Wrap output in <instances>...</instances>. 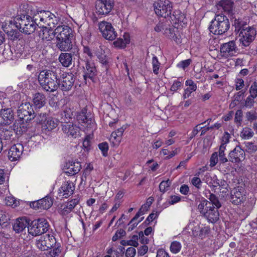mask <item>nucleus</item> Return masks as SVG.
<instances>
[{
	"label": "nucleus",
	"instance_id": "nucleus-20",
	"mask_svg": "<svg viewBox=\"0 0 257 257\" xmlns=\"http://www.w3.org/2000/svg\"><path fill=\"white\" fill-rule=\"evenodd\" d=\"M75 187L71 181H66L63 183L59 189L60 196L67 198L73 193Z\"/></svg>",
	"mask_w": 257,
	"mask_h": 257
},
{
	"label": "nucleus",
	"instance_id": "nucleus-14",
	"mask_svg": "<svg viewBox=\"0 0 257 257\" xmlns=\"http://www.w3.org/2000/svg\"><path fill=\"white\" fill-rule=\"evenodd\" d=\"M113 0H100L96 3V13L98 15L108 14L114 7Z\"/></svg>",
	"mask_w": 257,
	"mask_h": 257
},
{
	"label": "nucleus",
	"instance_id": "nucleus-42",
	"mask_svg": "<svg viewBox=\"0 0 257 257\" xmlns=\"http://www.w3.org/2000/svg\"><path fill=\"white\" fill-rule=\"evenodd\" d=\"M249 96L257 100V82H254L249 88Z\"/></svg>",
	"mask_w": 257,
	"mask_h": 257
},
{
	"label": "nucleus",
	"instance_id": "nucleus-49",
	"mask_svg": "<svg viewBox=\"0 0 257 257\" xmlns=\"http://www.w3.org/2000/svg\"><path fill=\"white\" fill-rule=\"evenodd\" d=\"M246 151L249 153H253L257 150V146L252 142L245 143Z\"/></svg>",
	"mask_w": 257,
	"mask_h": 257
},
{
	"label": "nucleus",
	"instance_id": "nucleus-2",
	"mask_svg": "<svg viewBox=\"0 0 257 257\" xmlns=\"http://www.w3.org/2000/svg\"><path fill=\"white\" fill-rule=\"evenodd\" d=\"M56 46L61 51H69L72 48L73 38L72 29L67 25H61L56 28Z\"/></svg>",
	"mask_w": 257,
	"mask_h": 257
},
{
	"label": "nucleus",
	"instance_id": "nucleus-58",
	"mask_svg": "<svg viewBox=\"0 0 257 257\" xmlns=\"http://www.w3.org/2000/svg\"><path fill=\"white\" fill-rule=\"evenodd\" d=\"M181 200V197L179 196L172 195L170 199L167 201L168 204L173 205L179 202Z\"/></svg>",
	"mask_w": 257,
	"mask_h": 257
},
{
	"label": "nucleus",
	"instance_id": "nucleus-59",
	"mask_svg": "<svg viewBox=\"0 0 257 257\" xmlns=\"http://www.w3.org/2000/svg\"><path fill=\"white\" fill-rule=\"evenodd\" d=\"M242 111L241 109L237 110L235 112V121L240 125L242 121Z\"/></svg>",
	"mask_w": 257,
	"mask_h": 257
},
{
	"label": "nucleus",
	"instance_id": "nucleus-10",
	"mask_svg": "<svg viewBox=\"0 0 257 257\" xmlns=\"http://www.w3.org/2000/svg\"><path fill=\"white\" fill-rule=\"evenodd\" d=\"M256 31L252 27H247L241 31L238 35L240 43L244 47L248 46L254 40Z\"/></svg>",
	"mask_w": 257,
	"mask_h": 257
},
{
	"label": "nucleus",
	"instance_id": "nucleus-47",
	"mask_svg": "<svg viewBox=\"0 0 257 257\" xmlns=\"http://www.w3.org/2000/svg\"><path fill=\"white\" fill-rule=\"evenodd\" d=\"M152 65L153 67V72L155 74H158L160 68V63L158 61L156 56H154L152 59Z\"/></svg>",
	"mask_w": 257,
	"mask_h": 257
},
{
	"label": "nucleus",
	"instance_id": "nucleus-38",
	"mask_svg": "<svg viewBox=\"0 0 257 257\" xmlns=\"http://www.w3.org/2000/svg\"><path fill=\"white\" fill-rule=\"evenodd\" d=\"M226 150V146L223 145H220L218 153V157L219 158V162L221 164H224L228 162V159L225 156L224 151Z\"/></svg>",
	"mask_w": 257,
	"mask_h": 257
},
{
	"label": "nucleus",
	"instance_id": "nucleus-55",
	"mask_svg": "<svg viewBox=\"0 0 257 257\" xmlns=\"http://www.w3.org/2000/svg\"><path fill=\"white\" fill-rule=\"evenodd\" d=\"M99 149L101 151L104 156H106L108 150V145L107 143H102L98 145Z\"/></svg>",
	"mask_w": 257,
	"mask_h": 257
},
{
	"label": "nucleus",
	"instance_id": "nucleus-54",
	"mask_svg": "<svg viewBox=\"0 0 257 257\" xmlns=\"http://www.w3.org/2000/svg\"><path fill=\"white\" fill-rule=\"evenodd\" d=\"M256 101V99L248 96L245 100L244 105L247 108H250Z\"/></svg>",
	"mask_w": 257,
	"mask_h": 257
},
{
	"label": "nucleus",
	"instance_id": "nucleus-13",
	"mask_svg": "<svg viewBox=\"0 0 257 257\" xmlns=\"http://www.w3.org/2000/svg\"><path fill=\"white\" fill-rule=\"evenodd\" d=\"M246 194L245 189L238 186L231 191L230 201L235 205L240 204L246 200Z\"/></svg>",
	"mask_w": 257,
	"mask_h": 257
},
{
	"label": "nucleus",
	"instance_id": "nucleus-60",
	"mask_svg": "<svg viewBox=\"0 0 257 257\" xmlns=\"http://www.w3.org/2000/svg\"><path fill=\"white\" fill-rule=\"evenodd\" d=\"M138 237L137 235H134L132 237V239L127 240V245H131L134 247H137L139 245L138 242Z\"/></svg>",
	"mask_w": 257,
	"mask_h": 257
},
{
	"label": "nucleus",
	"instance_id": "nucleus-7",
	"mask_svg": "<svg viewBox=\"0 0 257 257\" xmlns=\"http://www.w3.org/2000/svg\"><path fill=\"white\" fill-rule=\"evenodd\" d=\"M154 8L158 16L166 18L171 13L172 4L169 0H158L154 3Z\"/></svg>",
	"mask_w": 257,
	"mask_h": 257
},
{
	"label": "nucleus",
	"instance_id": "nucleus-61",
	"mask_svg": "<svg viewBox=\"0 0 257 257\" xmlns=\"http://www.w3.org/2000/svg\"><path fill=\"white\" fill-rule=\"evenodd\" d=\"M77 119L79 121H81L82 123H88V121L91 122V120H88L85 115V112L82 111L81 113L77 116Z\"/></svg>",
	"mask_w": 257,
	"mask_h": 257
},
{
	"label": "nucleus",
	"instance_id": "nucleus-46",
	"mask_svg": "<svg viewBox=\"0 0 257 257\" xmlns=\"http://www.w3.org/2000/svg\"><path fill=\"white\" fill-rule=\"evenodd\" d=\"M171 185V182L168 179L162 181L159 185V190L162 193H165Z\"/></svg>",
	"mask_w": 257,
	"mask_h": 257
},
{
	"label": "nucleus",
	"instance_id": "nucleus-26",
	"mask_svg": "<svg viewBox=\"0 0 257 257\" xmlns=\"http://www.w3.org/2000/svg\"><path fill=\"white\" fill-rule=\"evenodd\" d=\"M33 102L36 108H41L45 105L46 98L43 93H36L33 96Z\"/></svg>",
	"mask_w": 257,
	"mask_h": 257
},
{
	"label": "nucleus",
	"instance_id": "nucleus-4",
	"mask_svg": "<svg viewBox=\"0 0 257 257\" xmlns=\"http://www.w3.org/2000/svg\"><path fill=\"white\" fill-rule=\"evenodd\" d=\"M218 209L206 199L202 200L198 205V209L200 214L206 218L209 222L215 223L219 218Z\"/></svg>",
	"mask_w": 257,
	"mask_h": 257
},
{
	"label": "nucleus",
	"instance_id": "nucleus-27",
	"mask_svg": "<svg viewBox=\"0 0 257 257\" xmlns=\"http://www.w3.org/2000/svg\"><path fill=\"white\" fill-rule=\"evenodd\" d=\"M29 225V223L26 218H18L15 221L13 225V229L16 232L20 233L25 230L27 227H28Z\"/></svg>",
	"mask_w": 257,
	"mask_h": 257
},
{
	"label": "nucleus",
	"instance_id": "nucleus-15",
	"mask_svg": "<svg viewBox=\"0 0 257 257\" xmlns=\"http://www.w3.org/2000/svg\"><path fill=\"white\" fill-rule=\"evenodd\" d=\"M74 80V78L72 74H63L62 79L58 80L59 87L62 91H69L73 86Z\"/></svg>",
	"mask_w": 257,
	"mask_h": 257
},
{
	"label": "nucleus",
	"instance_id": "nucleus-35",
	"mask_svg": "<svg viewBox=\"0 0 257 257\" xmlns=\"http://www.w3.org/2000/svg\"><path fill=\"white\" fill-rule=\"evenodd\" d=\"M81 168L80 162H74L71 164L67 168L66 173L69 174L70 176H73L78 173Z\"/></svg>",
	"mask_w": 257,
	"mask_h": 257
},
{
	"label": "nucleus",
	"instance_id": "nucleus-44",
	"mask_svg": "<svg viewBox=\"0 0 257 257\" xmlns=\"http://www.w3.org/2000/svg\"><path fill=\"white\" fill-rule=\"evenodd\" d=\"M209 199L210 200V202H211L212 205L217 208H219L221 206V203L218 200L217 197L213 194H210L209 197Z\"/></svg>",
	"mask_w": 257,
	"mask_h": 257
},
{
	"label": "nucleus",
	"instance_id": "nucleus-63",
	"mask_svg": "<svg viewBox=\"0 0 257 257\" xmlns=\"http://www.w3.org/2000/svg\"><path fill=\"white\" fill-rule=\"evenodd\" d=\"M230 138V134L227 132H225L221 139V145L226 146V145L229 142Z\"/></svg>",
	"mask_w": 257,
	"mask_h": 257
},
{
	"label": "nucleus",
	"instance_id": "nucleus-56",
	"mask_svg": "<svg viewBox=\"0 0 257 257\" xmlns=\"http://www.w3.org/2000/svg\"><path fill=\"white\" fill-rule=\"evenodd\" d=\"M79 202V200L78 199V198L71 200L67 203L66 208L70 209V210H72L76 206V205L78 204Z\"/></svg>",
	"mask_w": 257,
	"mask_h": 257
},
{
	"label": "nucleus",
	"instance_id": "nucleus-37",
	"mask_svg": "<svg viewBox=\"0 0 257 257\" xmlns=\"http://www.w3.org/2000/svg\"><path fill=\"white\" fill-rule=\"evenodd\" d=\"M220 5L224 11L230 13L233 10L234 3L232 0H222Z\"/></svg>",
	"mask_w": 257,
	"mask_h": 257
},
{
	"label": "nucleus",
	"instance_id": "nucleus-22",
	"mask_svg": "<svg viewBox=\"0 0 257 257\" xmlns=\"http://www.w3.org/2000/svg\"><path fill=\"white\" fill-rule=\"evenodd\" d=\"M42 30L39 32V36L43 40L51 41L55 37L56 38V29L53 31L52 28H48L42 24Z\"/></svg>",
	"mask_w": 257,
	"mask_h": 257
},
{
	"label": "nucleus",
	"instance_id": "nucleus-3",
	"mask_svg": "<svg viewBox=\"0 0 257 257\" xmlns=\"http://www.w3.org/2000/svg\"><path fill=\"white\" fill-rule=\"evenodd\" d=\"M14 23L16 27L26 35L32 34L37 26L41 27L42 25L39 21L38 14L35 15L33 19L27 15L18 16L15 18Z\"/></svg>",
	"mask_w": 257,
	"mask_h": 257
},
{
	"label": "nucleus",
	"instance_id": "nucleus-50",
	"mask_svg": "<svg viewBox=\"0 0 257 257\" xmlns=\"http://www.w3.org/2000/svg\"><path fill=\"white\" fill-rule=\"evenodd\" d=\"M9 174L3 169H0V184H3L8 181Z\"/></svg>",
	"mask_w": 257,
	"mask_h": 257
},
{
	"label": "nucleus",
	"instance_id": "nucleus-8",
	"mask_svg": "<svg viewBox=\"0 0 257 257\" xmlns=\"http://www.w3.org/2000/svg\"><path fill=\"white\" fill-rule=\"evenodd\" d=\"M18 116L20 119L30 121L35 117V113L30 102L22 103L18 109Z\"/></svg>",
	"mask_w": 257,
	"mask_h": 257
},
{
	"label": "nucleus",
	"instance_id": "nucleus-1",
	"mask_svg": "<svg viewBox=\"0 0 257 257\" xmlns=\"http://www.w3.org/2000/svg\"><path fill=\"white\" fill-rule=\"evenodd\" d=\"M59 71L58 69L53 68L40 71L38 75V81L43 90L52 92L59 88L58 72Z\"/></svg>",
	"mask_w": 257,
	"mask_h": 257
},
{
	"label": "nucleus",
	"instance_id": "nucleus-23",
	"mask_svg": "<svg viewBox=\"0 0 257 257\" xmlns=\"http://www.w3.org/2000/svg\"><path fill=\"white\" fill-rule=\"evenodd\" d=\"M84 68V75H83L84 79L86 80L87 78L92 79L93 77L96 75V69L93 62L87 61L85 62Z\"/></svg>",
	"mask_w": 257,
	"mask_h": 257
},
{
	"label": "nucleus",
	"instance_id": "nucleus-21",
	"mask_svg": "<svg viewBox=\"0 0 257 257\" xmlns=\"http://www.w3.org/2000/svg\"><path fill=\"white\" fill-rule=\"evenodd\" d=\"M53 203V199L49 196L34 202L33 206L38 209H48L50 208Z\"/></svg>",
	"mask_w": 257,
	"mask_h": 257
},
{
	"label": "nucleus",
	"instance_id": "nucleus-11",
	"mask_svg": "<svg viewBox=\"0 0 257 257\" xmlns=\"http://www.w3.org/2000/svg\"><path fill=\"white\" fill-rule=\"evenodd\" d=\"M98 27L102 36L106 40L112 41L117 36V33L115 31L111 24L106 21L99 23Z\"/></svg>",
	"mask_w": 257,
	"mask_h": 257
},
{
	"label": "nucleus",
	"instance_id": "nucleus-24",
	"mask_svg": "<svg viewBox=\"0 0 257 257\" xmlns=\"http://www.w3.org/2000/svg\"><path fill=\"white\" fill-rule=\"evenodd\" d=\"M59 124L57 119L52 117H49L42 124V129L46 132H51Z\"/></svg>",
	"mask_w": 257,
	"mask_h": 257
},
{
	"label": "nucleus",
	"instance_id": "nucleus-5",
	"mask_svg": "<svg viewBox=\"0 0 257 257\" xmlns=\"http://www.w3.org/2000/svg\"><path fill=\"white\" fill-rule=\"evenodd\" d=\"M230 27L228 19L223 15H217L211 22L209 31L214 35H222Z\"/></svg>",
	"mask_w": 257,
	"mask_h": 257
},
{
	"label": "nucleus",
	"instance_id": "nucleus-57",
	"mask_svg": "<svg viewBox=\"0 0 257 257\" xmlns=\"http://www.w3.org/2000/svg\"><path fill=\"white\" fill-rule=\"evenodd\" d=\"M125 235V231L122 229H120L116 231L115 234L112 236V241H115Z\"/></svg>",
	"mask_w": 257,
	"mask_h": 257
},
{
	"label": "nucleus",
	"instance_id": "nucleus-34",
	"mask_svg": "<svg viewBox=\"0 0 257 257\" xmlns=\"http://www.w3.org/2000/svg\"><path fill=\"white\" fill-rule=\"evenodd\" d=\"M123 39L122 38H118L113 42V45L115 47L118 48H124L126 46V45L130 43V39L128 34L125 33L123 35Z\"/></svg>",
	"mask_w": 257,
	"mask_h": 257
},
{
	"label": "nucleus",
	"instance_id": "nucleus-48",
	"mask_svg": "<svg viewBox=\"0 0 257 257\" xmlns=\"http://www.w3.org/2000/svg\"><path fill=\"white\" fill-rule=\"evenodd\" d=\"M190 182L197 189H200L201 188L202 182L199 177H194L191 179Z\"/></svg>",
	"mask_w": 257,
	"mask_h": 257
},
{
	"label": "nucleus",
	"instance_id": "nucleus-43",
	"mask_svg": "<svg viewBox=\"0 0 257 257\" xmlns=\"http://www.w3.org/2000/svg\"><path fill=\"white\" fill-rule=\"evenodd\" d=\"M36 120L37 123H43L44 121L47 119V113L46 112L38 113L35 114Z\"/></svg>",
	"mask_w": 257,
	"mask_h": 257
},
{
	"label": "nucleus",
	"instance_id": "nucleus-16",
	"mask_svg": "<svg viewBox=\"0 0 257 257\" xmlns=\"http://www.w3.org/2000/svg\"><path fill=\"white\" fill-rule=\"evenodd\" d=\"M245 152L239 146H237L228 155L229 161L234 163H238L245 158Z\"/></svg>",
	"mask_w": 257,
	"mask_h": 257
},
{
	"label": "nucleus",
	"instance_id": "nucleus-39",
	"mask_svg": "<svg viewBox=\"0 0 257 257\" xmlns=\"http://www.w3.org/2000/svg\"><path fill=\"white\" fill-rule=\"evenodd\" d=\"M253 134L254 133L251 128L245 127L243 128L241 132L240 136L242 139L247 140L252 138Z\"/></svg>",
	"mask_w": 257,
	"mask_h": 257
},
{
	"label": "nucleus",
	"instance_id": "nucleus-31",
	"mask_svg": "<svg viewBox=\"0 0 257 257\" xmlns=\"http://www.w3.org/2000/svg\"><path fill=\"white\" fill-rule=\"evenodd\" d=\"M146 206H145L144 208H146ZM145 212L144 210V207L142 206V207L139 209V211L137 213L136 215L133 218V219L131 220L129 224H131V226L132 227L131 228L130 227L128 228V230H132L133 228L137 226V225L138 224V223L140 222H141L143 219L144 217H142L138 221H137V219L141 216L144 214Z\"/></svg>",
	"mask_w": 257,
	"mask_h": 257
},
{
	"label": "nucleus",
	"instance_id": "nucleus-32",
	"mask_svg": "<svg viewBox=\"0 0 257 257\" xmlns=\"http://www.w3.org/2000/svg\"><path fill=\"white\" fill-rule=\"evenodd\" d=\"M126 127L122 126L118 128L116 131L112 133L110 139L113 140V143L116 144H119L121 141L123 133Z\"/></svg>",
	"mask_w": 257,
	"mask_h": 257
},
{
	"label": "nucleus",
	"instance_id": "nucleus-51",
	"mask_svg": "<svg viewBox=\"0 0 257 257\" xmlns=\"http://www.w3.org/2000/svg\"><path fill=\"white\" fill-rule=\"evenodd\" d=\"M177 30L175 28H170L166 29L165 31V34L170 39L175 36V33L177 32Z\"/></svg>",
	"mask_w": 257,
	"mask_h": 257
},
{
	"label": "nucleus",
	"instance_id": "nucleus-25",
	"mask_svg": "<svg viewBox=\"0 0 257 257\" xmlns=\"http://www.w3.org/2000/svg\"><path fill=\"white\" fill-rule=\"evenodd\" d=\"M237 47L234 41H230L227 43H224L220 47V52L224 54L232 55L236 52Z\"/></svg>",
	"mask_w": 257,
	"mask_h": 257
},
{
	"label": "nucleus",
	"instance_id": "nucleus-18",
	"mask_svg": "<svg viewBox=\"0 0 257 257\" xmlns=\"http://www.w3.org/2000/svg\"><path fill=\"white\" fill-rule=\"evenodd\" d=\"M23 152V147L20 144H17L11 147L8 152V158L11 161L18 160Z\"/></svg>",
	"mask_w": 257,
	"mask_h": 257
},
{
	"label": "nucleus",
	"instance_id": "nucleus-53",
	"mask_svg": "<svg viewBox=\"0 0 257 257\" xmlns=\"http://www.w3.org/2000/svg\"><path fill=\"white\" fill-rule=\"evenodd\" d=\"M219 161V158L218 157V153L214 152L213 153L210 158V166L211 167L215 166L217 162Z\"/></svg>",
	"mask_w": 257,
	"mask_h": 257
},
{
	"label": "nucleus",
	"instance_id": "nucleus-40",
	"mask_svg": "<svg viewBox=\"0 0 257 257\" xmlns=\"http://www.w3.org/2000/svg\"><path fill=\"white\" fill-rule=\"evenodd\" d=\"M214 181L213 184H215L216 187L219 186L220 188V190L221 191L222 189H225V187H228V185L227 183V182L224 180H219L218 179L217 176L216 175H214Z\"/></svg>",
	"mask_w": 257,
	"mask_h": 257
},
{
	"label": "nucleus",
	"instance_id": "nucleus-6",
	"mask_svg": "<svg viewBox=\"0 0 257 257\" xmlns=\"http://www.w3.org/2000/svg\"><path fill=\"white\" fill-rule=\"evenodd\" d=\"M49 224L45 218H39L34 220L29 223L28 226V231L32 236L42 234L47 232Z\"/></svg>",
	"mask_w": 257,
	"mask_h": 257
},
{
	"label": "nucleus",
	"instance_id": "nucleus-19",
	"mask_svg": "<svg viewBox=\"0 0 257 257\" xmlns=\"http://www.w3.org/2000/svg\"><path fill=\"white\" fill-rule=\"evenodd\" d=\"M62 130L68 137L76 138L79 135V127L73 124L66 122L62 124Z\"/></svg>",
	"mask_w": 257,
	"mask_h": 257
},
{
	"label": "nucleus",
	"instance_id": "nucleus-12",
	"mask_svg": "<svg viewBox=\"0 0 257 257\" xmlns=\"http://www.w3.org/2000/svg\"><path fill=\"white\" fill-rule=\"evenodd\" d=\"M38 16L39 22L48 28L53 29L58 24L57 17L49 11H41Z\"/></svg>",
	"mask_w": 257,
	"mask_h": 257
},
{
	"label": "nucleus",
	"instance_id": "nucleus-45",
	"mask_svg": "<svg viewBox=\"0 0 257 257\" xmlns=\"http://www.w3.org/2000/svg\"><path fill=\"white\" fill-rule=\"evenodd\" d=\"M188 227L191 228L192 230V235L194 236H198L199 235V233L200 231V227L198 224L195 225L194 223H190Z\"/></svg>",
	"mask_w": 257,
	"mask_h": 257
},
{
	"label": "nucleus",
	"instance_id": "nucleus-29",
	"mask_svg": "<svg viewBox=\"0 0 257 257\" xmlns=\"http://www.w3.org/2000/svg\"><path fill=\"white\" fill-rule=\"evenodd\" d=\"M28 121L21 119L20 121L16 122L14 125V130L18 135H21L26 132L28 127Z\"/></svg>",
	"mask_w": 257,
	"mask_h": 257
},
{
	"label": "nucleus",
	"instance_id": "nucleus-28",
	"mask_svg": "<svg viewBox=\"0 0 257 257\" xmlns=\"http://www.w3.org/2000/svg\"><path fill=\"white\" fill-rule=\"evenodd\" d=\"M185 85L187 87L185 89L184 92L183 94V99L188 98L191 94L196 90L197 87L196 84L191 79H188L185 81Z\"/></svg>",
	"mask_w": 257,
	"mask_h": 257
},
{
	"label": "nucleus",
	"instance_id": "nucleus-17",
	"mask_svg": "<svg viewBox=\"0 0 257 257\" xmlns=\"http://www.w3.org/2000/svg\"><path fill=\"white\" fill-rule=\"evenodd\" d=\"M14 117L13 111L11 108L3 109L0 111V126L10 124Z\"/></svg>",
	"mask_w": 257,
	"mask_h": 257
},
{
	"label": "nucleus",
	"instance_id": "nucleus-62",
	"mask_svg": "<svg viewBox=\"0 0 257 257\" xmlns=\"http://www.w3.org/2000/svg\"><path fill=\"white\" fill-rule=\"evenodd\" d=\"M136 253V249L133 247H130L127 248L125 252L126 257H134Z\"/></svg>",
	"mask_w": 257,
	"mask_h": 257
},
{
	"label": "nucleus",
	"instance_id": "nucleus-9",
	"mask_svg": "<svg viewBox=\"0 0 257 257\" xmlns=\"http://www.w3.org/2000/svg\"><path fill=\"white\" fill-rule=\"evenodd\" d=\"M56 243V240L54 236L50 234H46L41 236L36 240V245L41 250H47L54 247Z\"/></svg>",
	"mask_w": 257,
	"mask_h": 257
},
{
	"label": "nucleus",
	"instance_id": "nucleus-33",
	"mask_svg": "<svg viewBox=\"0 0 257 257\" xmlns=\"http://www.w3.org/2000/svg\"><path fill=\"white\" fill-rule=\"evenodd\" d=\"M246 22L240 19H235L232 23V26L234 28V32L239 33L247 27Z\"/></svg>",
	"mask_w": 257,
	"mask_h": 257
},
{
	"label": "nucleus",
	"instance_id": "nucleus-30",
	"mask_svg": "<svg viewBox=\"0 0 257 257\" xmlns=\"http://www.w3.org/2000/svg\"><path fill=\"white\" fill-rule=\"evenodd\" d=\"M59 60L63 66L68 67L72 64V56L70 53H62L59 55Z\"/></svg>",
	"mask_w": 257,
	"mask_h": 257
},
{
	"label": "nucleus",
	"instance_id": "nucleus-52",
	"mask_svg": "<svg viewBox=\"0 0 257 257\" xmlns=\"http://www.w3.org/2000/svg\"><path fill=\"white\" fill-rule=\"evenodd\" d=\"M214 176L211 177L209 174H206L204 177V181L210 186H212L213 188L216 187L215 184H213L214 182ZM214 182H215L214 181Z\"/></svg>",
	"mask_w": 257,
	"mask_h": 257
},
{
	"label": "nucleus",
	"instance_id": "nucleus-64",
	"mask_svg": "<svg viewBox=\"0 0 257 257\" xmlns=\"http://www.w3.org/2000/svg\"><path fill=\"white\" fill-rule=\"evenodd\" d=\"M182 86V83L178 80L175 81L171 87V90L176 91Z\"/></svg>",
	"mask_w": 257,
	"mask_h": 257
},
{
	"label": "nucleus",
	"instance_id": "nucleus-41",
	"mask_svg": "<svg viewBox=\"0 0 257 257\" xmlns=\"http://www.w3.org/2000/svg\"><path fill=\"white\" fill-rule=\"evenodd\" d=\"M182 247L181 244L177 241H173L170 245V250L174 253L179 252Z\"/></svg>",
	"mask_w": 257,
	"mask_h": 257
},
{
	"label": "nucleus",
	"instance_id": "nucleus-36",
	"mask_svg": "<svg viewBox=\"0 0 257 257\" xmlns=\"http://www.w3.org/2000/svg\"><path fill=\"white\" fill-rule=\"evenodd\" d=\"M73 112L69 106L65 105L63 106V111L61 113V118L64 122L69 121L72 118Z\"/></svg>",
	"mask_w": 257,
	"mask_h": 257
}]
</instances>
